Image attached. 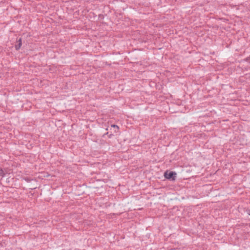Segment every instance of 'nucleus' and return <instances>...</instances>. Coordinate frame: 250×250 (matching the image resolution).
<instances>
[{
  "mask_svg": "<svg viewBox=\"0 0 250 250\" xmlns=\"http://www.w3.org/2000/svg\"><path fill=\"white\" fill-rule=\"evenodd\" d=\"M176 175V173L173 171H168L167 170L164 173V176L166 179H172L173 181L175 180Z\"/></svg>",
  "mask_w": 250,
  "mask_h": 250,
  "instance_id": "obj_1",
  "label": "nucleus"
},
{
  "mask_svg": "<svg viewBox=\"0 0 250 250\" xmlns=\"http://www.w3.org/2000/svg\"><path fill=\"white\" fill-rule=\"evenodd\" d=\"M21 44H22V43H21V39H20L19 40V44H18V45H17L15 46V48H16V50H19L21 48Z\"/></svg>",
  "mask_w": 250,
  "mask_h": 250,
  "instance_id": "obj_2",
  "label": "nucleus"
},
{
  "mask_svg": "<svg viewBox=\"0 0 250 250\" xmlns=\"http://www.w3.org/2000/svg\"><path fill=\"white\" fill-rule=\"evenodd\" d=\"M111 127L115 129V132H118L119 131V127L117 125H111Z\"/></svg>",
  "mask_w": 250,
  "mask_h": 250,
  "instance_id": "obj_3",
  "label": "nucleus"
},
{
  "mask_svg": "<svg viewBox=\"0 0 250 250\" xmlns=\"http://www.w3.org/2000/svg\"><path fill=\"white\" fill-rule=\"evenodd\" d=\"M4 175V172L2 169H0V176H3Z\"/></svg>",
  "mask_w": 250,
  "mask_h": 250,
  "instance_id": "obj_4",
  "label": "nucleus"
}]
</instances>
